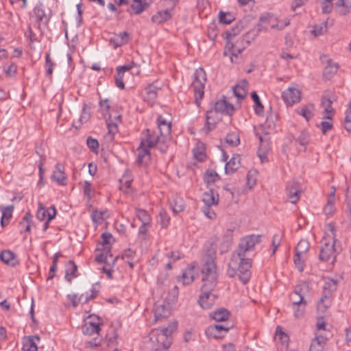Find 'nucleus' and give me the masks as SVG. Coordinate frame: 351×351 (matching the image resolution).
<instances>
[{
	"label": "nucleus",
	"instance_id": "nucleus-1",
	"mask_svg": "<svg viewBox=\"0 0 351 351\" xmlns=\"http://www.w3.org/2000/svg\"><path fill=\"white\" fill-rule=\"evenodd\" d=\"M261 235L252 234L241 240L228 264L227 272L230 277L238 275L243 284L249 281L252 267V259L249 257V253L254 250L256 244L261 242Z\"/></svg>",
	"mask_w": 351,
	"mask_h": 351
},
{
	"label": "nucleus",
	"instance_id": "nucleus-2",
	"mask_svg": "<svg viewBox=\"0 0 351 351\" xmlns=\"http://www.w3.org/2000/svg\"><path fill=\"white\" fill-rule=\"evenodd\" d=\"M335 226L333 223H330L326 225L324 236L322 240V246L319 258L322 261H329L330 259L332 262L336 258V255L341 251L339 243L335 238Z\"/></svg>",
	"mask_w": 351,
	"mask_h": 351
},
{
	"label": "nucleus",
	"instance_id": "nucleus-3",
	"mask_svg": "<svg viewBox=\"0 0 351 351\" xmlns=\"http://www.w3.org/2000/svg\"><path fill=\"white\" fill-rule=\"evenodd\" d=\"M310 288L306 282H302L297 285L294 291L290 294L289 299L295 318L304 316L307 300L305 297L309 293Z\"/></svg>",
	"mask_w": 351,
	"mask_h": 351
},
{
	"label": "nucleus",
	"instance_id": "nucleus-4",
	"mask_svg": "<svg viewBox=\"0 0 351 351\" xmlns=\"http://www.w3.org/2000/svg\"><path fill=\"white\" fill-rule=\"evenodd\" d=\"M202 271L203 284L207 283L210 289H214L217 285V273L215 263L212 258H206L202 266Z\"/></svg>",
	"mask_w": 351,
	"mask_h": 351
},
{
	"label": "nucleus",
	"instance_id": "nucleus-5",
	"mask_svg": "<svg viewBox=\"0 0 351 351\" xmlns=\"http://www.w3.org/2000/svg\"><path fill=\"white\" fill-rule=\"evenodd\" d=\"M162 141V135L156 130H151L147 129L145 133V137L141 141H145L147 147H156L161 152H165L168 148V141L163 138Z\"/></svg>",
	"mask_w": 351,
	"mask_h": 351
},
{
	"label": "nucleus",
	"instance_id": "nucleus-6",
	"mask_svg": "<svg viewBox=\"0 0 351 351\" xmlns=\"http://www.w3.org/2000/svg\"><path fill=\"white\" fill-rule=\"evenodd\" d=\"M206 81V73L202 68L197 69L194 73V80L192 86L194 90L195 103L199 106L200 101L204 94V83Z\"/></svg>",
	"mask_w": 351,
	"mask_h": 351
},
{
	"label": "nucleus",
	"instance_id": "nucleus-7",
	"mask_svg": "<svg viewBox=\"0 0 351 351\" xmlns=\"http://www.w3.org/2000/svg\"><path fill=\"white\" fill-rule=\"evenodd\" d=\"M176 330V326L175 324L170 325L167 328L156 329L153 330L151 334V339H152L154 337H156V341L160 344L163 348L167 350L171 343L169 337Z\"/></svg>",
	"mask_w": 351,
	"mask_h": 351
},
{
	"label": "nucleus",
	"instance_id": "nucleus-8",
	"mask_svg": "<svg viewBox=\"0 0 351 351\" xmlns=\"http://www.w3.org/2000/svg\"><path fill=\"white\" fill-rule=\"evenodd\" d=\"M243 38L237 40L234 43L228 40L226 49L231 55L230 60L232 63L237 62L238 56L247 47Z\"/></svg>",
	"mask_w": 351,
	"mask_h": 351
},
{
	"label": "nucleus",
	"instance_id": "nucleus-9",
	"mask_svg": "<svg viewBox=\"0 0 351 351\" xmlns=\"http://www.w3.org/2000/svg\"><path fill=\"white\" fill-rule=\"evenodd\" d=\"M213 289H210L207 283L203 284L198 300V303L203 308L208 309L214 304L216 297L212 293Z\"/></svg>",
	"mask_w": 351,
	"mask_h": 351
},
{
	"label": "nucleus",
	"instance_id": "nucleus-10",
	"mask_svg": "<svg viewBox=\"0 0 351 351\" xmlns=\"http://www.w3.org/2000/svg\"><path fill=\"white\" fill-rule=\"evenodd\" d=\"M149 147L145 145V141H141L137 149L136 163L138 165H146L151 159Z\"/></svg>",
	"mask_w": 351,
	"mask_h": 351
},
{
	"label": "nucleus",
	"instance_id": "nucleus-11",
	"mask_svg": "<svg viewBox=\"0 0 351 351\" xmlns=\"http://www.w3.org/2000/svg\"><path fill=\"white\" fill-rule=\"evenodd\" d=\"M221 119L219 117V114L210 109L207 111L206 113V121L204 127L202 129V131L205 134H208L215 128L217 123Z\"/></svg>",
	"mask_w": 351,
	"mask_h": 351
},
{
	"label": "nucleus",
	"instance_id": "nucleus-12",
	"mask_svg": "<svg viewBox=\"0 0 351 351\" xmlns=\"http://www.w3.org/2000/svg\"><path fill=\"white\" fill-rule=\"evenodd\" d=\"M282 97L287 106H293L300 101V92L295 88H288L282 92Z\"/></svg>",
	"mask_w": 351,
	"mask_h": 351
},
{
	"label": "nucleus",
	"instance_id": "nucleus-13",
	"mask_svg": "<svg viewBox=\"0 0 351 351\" xmlns=\"http://www.w3.org/2000/svg\"><path fill=\"white\" fill-rule=\"evenodd\" d=\"M212 109L216 111L218 114L221 113L227 115H232L234 111V106L227 102L224 96L221 99L218 100L215 103L214 107Z\"/></svg>",
	"mask_w": 351,
	"mask_h": 351
},
{
	"label": "nucleus",
	"instance_id": "nucleus-14",
	"mask_svg": "<svg viewBox=\"0 0 351 351\" xmlns=\"http://www.w3.org/2000/svg\"><path fill=\"white\" fill-rule=\"evenodd\" d=\"M231 328L230 326L224 324H215L209 326L206 333L209 337H213L215 339L222 337L225 333H226Z\"/></svg>",
	"mask_w": 351,
	"mask_h": 351
},
{
	"label": "nucleus",
	"instance_id": "nucleus-15",
	"mask_svg": "<svg viewBox=\"0 0 351 351\" xmlns=\"http://www.w3.org/2000/svg\"><path fill=\"white\" fill-rule=\"evenodd\" d=\"M158 128L156 130L162 135V140L165 138L168 141L170 139L171 125L167 122L162 116H159L157 119Z\"/></svg>",
	"mask_w": 351,
	"mask_h": 351
},
{
	"label": "nucleus",
	"instance_id": "nucleus-16",
	"mask_svg": "<svg viewBox=\"0 0 351 351\" xmlns=\"http://www.w3.org/2000/svg\"><path fill=\"white\" fill-rule=\"evenodd\" d=\"M287 196L291 203L295 204L300 199L302 192L298 182H293L287 185Z\"/></svg>",
	"mask_w": 351,
	"mask_h": 351
},
{
	"label": "nucleus",
	"instance_id": "nucleus-17",
	"mask_svg": "<svg viewBox=\"0 0 351 351\" xmlns=\"http://www.w3.org/2000/svg\"><path fill=\"white\" fill-rule=\"evenodd\" d=\"M40 340L38 335L25 336L23 338V351H37V342Z\"/></svg>",
	"mask_w": 351,
	"mask_h": 351
},
{
	"label": "nucleus",
	"instance_id": "nucleus-18",
	"mask_svg": "<svg viewBox=\"0 0 351 351\" xmlns=\"http://www.w3.org/2000/svg\"><path fill=\"white\" fill-rule=\"evenodd\" d=\"M195 280V267L189 265L184 270H183L181 276H178V280L183 285H189Z\"/></svg>",
	"mask_w": 351,
	"mask_h": 351
},
{
	"label": "nucleus",
	"instance_id": "nucleus-19",
	"mask_svg": "<svg viewBox=\"0 0 351 351\" xmlns=\"http://www.w3.org/2000/svg\"><path fill=\"white\" fill-rule=\"evenodd\" d=\"M56 215V209L54 206H51L48 209H45L43 207L40 206L37 210L36 217L40 221L48 219V221H51L53 219L55 218Z\"/></svg>",
	"mask_w": 351,
	"mask_h": 351
},
{
	"label": "nucleus",
	"instance_id": "nucleus-20",
	"mask_svg": "<svg viewBox=\"0 0 351 351\" xmlns=\"http://www.w3.org/2000/svg\"><path fill=\"white\" fill-rule=\"evenodd\" d=\"M335 100V97H330L328 94H325L322 99V106L324 108V112L327 114L325 117L327 119H332V117L335 112L332 107V104Z\"/></svg>",
	"mask_w": 351,
	"mask_h": 351
},
{
	"label": "nucleus",
	"instance_id": "nucleus-21",
	"mask_svg": "<svg viewBox=\"0 0 351 351\" xmlns=\"http://www.w3.org/2000/svg\"><path fill=\"white\" fill-rule=\"evenodd\" d=\"M326 341V337L316 333L315 337L311 341L308 351H323Z\"/></svg>",
	"mask_w": 351,
	"mask_h": 351
},
{
	"label": "nucleus",
	"instance_id": "nucleus-22",
	"mask_svg": "<svg viewBox=\"0 0 351 351\" xmlns=\"http://www.w3.org/2000/svg\"><path fill=\"white\" fill-rule=\"evenodd\" d=\"M51 179L60 185L64 186L66 184V176L64 171V167L61 164H56V170L51 175Z\"/></svg>",
	"mask_w": 351,
	"mask_h": 351
},
{
	"label": "nucleus",
	"instance_id": "nucleus-23",
	"mask_svg": "<svg viewBox=\"0 0 351 351\" xmlns=\"http://www.w3.org/2000/svg\"><path fill=\"white\" fill-rule=\"evenodd\" d=\"M202 201L204 206H217L219 204V198L218 193H215L213 189L204 193Z\"/></svg>",
	"mask_w": 351,
	"mask_h": 351
},
{
	"label": "nucleus",
	"instance_id": "nucleus-24",
	"mask_svg": "<svg viewBox=\"0 0 351 351\" xmlns=\"http://www.w3.org/2000/svg\"><path fill=\"white\" fill-rule=\"evenodd\" d=\"M14 206L10 205L7 206H0V210L1 211L2 216L1 218V225L2 227H5L10 223V220L12 217V212L14 210Z\"/></svg>",
	"mask_w": 351,
	"mask_h": 351
},
{
	"label": "nucleus",
	"instance_id": "nucleus-25",
	"mask_svg": "<svg viewBox=\"0 0 351 351\" xmlns=\"http://www.w3.org/2000/svg\"><path fill=\"white\" fill-rule=\"evenodd\" d=\"M158 89L153 86L149 85L145 88L143 95V99L148 104H152L157 97V92Z\"/></svg>",
	"mask_w": 351,
	"mask_h": 351
},
{
	"label": "nucleus",
	"instance_id": "nucleus-26",
	"mask_svg": "<svg viewBox=\"0 0 351 351\" xmlns=\"http://www.w3.org/2000/svg\"><path fill=\"white\" fill-rule=\"evenodd\" d=\"M259 141L261 144L257 152V155L261 159V162H264L267 161V154L269 150V147L267 142L264 141L261 136H259Z\"/></svg>",
	"mask_w": 351,
	"mask_h": 351
},
{
	"label": "nucleus",
	"instance_id": "nucleus-27",
	"mask_svg": "<svg viewBox=\"0 0 351 351\" xmlns=\"http://www.w3.org/2000/svg\"><path fill=\"white\" fill-rule=\"evenodd\" d=\"M0 259L7 265L14 266L17 263L16 255L10 250H3L0 253Z\"/></svg>",
	"mask_w": 351,
	"mask_h": 351
},
{
	"label": "nucleus",
	"instance_id": "nucleus-28",
	"mask_svg": "<svg viewBox=\"0 0 351 351\" xmlns=\"http://www.w3.org/2000/svg\"><path fill=\"white\" fill-rule=\"evenodd\" d=\"M129 35L127 32H122L118 34H115L110 39V43L113 44L114 48L121 47L128 43Z\"/></svg>",
	"mask_w": 351,
	"mask_h": 351
},
{
	"label": "nucleus",
	"instance_id": "nucleus-29",
	"mask_svg": "<svg viewBox=\"0 0 351 351\" xmlns=\"http://www.w3.org/2000/svg\"><path fill=\"white\" fill-rule=\"evenodd\" d=\"M100 330L99 324L87 321L82 326V332L86 335L97 334Z\"/></svg>",
	"mask_w": 351,
	"mask_h": 351
},
{
	"label": "nucleus",
	"instance_id": "nucleus-30",
	"mask_svg": "<svg viewBox=\"0 0 351 351\" xmlns=\"http://www.w3.org/2000/svg\"><path fill=\"white\" fill-rule=\"evenodd\" d=\"M77 266L75 263L73 261H69L66 265L65 268V279L69 282H71L72 279L73 278L77 277Z\"/></svg>",
	"mask_w": 351,
	"mask_h": 351
},
{
	"label": "nucleus",
	"instance_id": "nucleus-31",
	"mask_svg": "<svg viewBox=\"0 0 351 351\" xmlns=\"http://www.w3.org/2000/svg\"><path fill=\"white\" fill-rule=\"evenodd\" d=\"M240 167V156L234 155L232 158L226 164L225 171L226 173H232Z\"/></svg>",
	"mask_w": 351,
	"mask_h": 351
},
{
	"label": "nucleus",
	"instance_id": "nucleus-32",
	"mask_svg": "<svg viewBox=\"0 0 351 351\" xmlns=\"http://www.w3.org/2000/svg\"><path fill=\"white\" fill-rule=\"evenodd\" d=\"M171 18L169 10L159 11L152 17V21L156 23H162L169 21Z\"/></svg>",
	"mask_w": 351,
	"mask_h": 351
},
{
	"label": "nucleus",
	"instance_id": "nucleus-33",
	"mask_svg": "<svg viewBox=\"0 0 351 351\" xmlns=\"http://www.w3.org/2000/svg\"><path fill=\"white\" fill-rule=\"evenodd\" d=\"M154 312L156 319H158L161 317H166L169 314L168 308L164 304L161 303L155 304Z\"/></svg>",
	"mask_w": 351,
	"mask_h": 351
},
{
	"label": "nucleus",
	"instance_id": "nucleus-34",
	"mask_svg": "<svg viewBox=\"0 0 351 351\" xmlns=\"http://www.w3.org/2000/svg\"><path fill=\"white\" fill-rule=\"evenodd\" d=\"M314 105L309 104L300 109H298L297 112L298 114L304 117L306 121H309L314 115Z\"/></svg>",
	"mask_w": 351,
	"mask_h": 351
},
{
	"label": "nucleus",
	"instance_id": "nucleus-35",
	"mask_svg": "<svg viewBox=\"0 0 351 351\" xmlns=\"http://www.w3.org/2000/svg\"><path fill=\"white\" fill-rule=\"evenodd\" d=\"M211 317L217 322H224L228 319L230 317V313L225 308H220L214 311L211 314Z\"/></svg>",
	"mask_w": 351,
	"mask_h": 351
},
{
	"label": "nucleus",
	"instance_id": "nucleus-36",
	"mask_svg": "<svg viewBox=\"0 0 351 351\" xmlns=\"http://www.w3.org/2000/svg\"><path fill=\"white\" fill-rule=\"evenodd\" d=\"M32 219V215L29 212L25 214L19 224L21 231L24 230L25 232H30Z\"/></svg>",
	"mask_w": 351,
	"mask_h": 351
},
{
	"label": "nucleus",
	"instance_id": "nucleus-37",
	"mask_svg": "<svg viewBox=\"0 0 351 351\" xmlns=\"http://www.w3.org/2000/svg\"><path fill=\"white\" fill-rule=\"evenodd\" d=\"M261 25L258 24L257 28H254L253 29L250 30L246 32L243 36V39L245 43L249 45L252 40L255 39V38L258 35L259 32L261 30Z\"/></svg>",
	"mask_w": 351,
	"mask_h": 351
},
{
	"label": "nucleus",
	"instance_id": "nucleus-38",
	"mask_svg": "<svg viewBox=\"0 0 351 351\" xmlns=\"http://www.w3.org/2000/svg\"><path fill=\"white\" fill-rule=\"evenodd\" d=\"M252 99L254 102V109L255 113L258 116H262L264 112V106L261 104L258 95L256 92H252L251 94Z\"/></svg>",
	"mask_w": 351,
	"mask_h": 351
},
{
	"label": "nucleus",
	"instance_id": "nucleus-39",
	"mask_svg": "<svg viewBox=\"0 0 351 351\" xmlns=\"http://www.w3.org/2000/svg\"><path fill=\"white\" fill-rule=\"evenodd\" d=\"M338 69L339 65L333 62L331 60H329L326 66L324 68V75L326 77H331L337 72Z\"/></svg>",
	"mask_w": 351,
	"mask_h": 351
},
{
	"label": "nucleus",
	"instance_id": "nucleus-40",
	"mask_svg": "<svg viewBox=\"0 0 351 351\" xmlns=\"http://www.w3.org/2000/svg\"><path fill=\"white\" fill-rule=\"evenodd\" d=\"M148 7L147 2L142 0H134L131 4V8L134 10L135 14H140Z\"/></svg>",
	"mask_w": 351,
	"mask_h": 351
},
{
	"label": "nucleus",
	"instance_id": "nucleus-41",
	"mask_svg": "<svg viewBox=\"0 0 351 351\" xmlns=\"http://www.w3.org/2000/svg\"><path fill=\"white\" fill-rule=\"evenodd\" d=\"M220 179L218 173L213 170H207L204 176V181L208 186Z\"/></svg>",
	"mask_w": 351,
	"mask_h": 351
},
{
	"label": "nucleus",
	"instance_id": "nucleus-42",
	"mask_svg": "<svg viewBox=\"0 0 351 351\" xmlns=\"http://www.w3.org/2000/svg\"><path fill=\"white\" fill-rule=\"evenodd\" d=\"M136 215L142 223L145 225L150 223L151 217L145 210L140 208L136 209Z\"/></svg>",
	"mask_w": 351,
	"mask_h": 351
},
{
	"label": "nucleus",
	"instance_id": "nucleus-43",
	"mask_svg": "<svg viewBox=\"0 0 351 351\" xmlns=\"http://www.w3.org/2000/svg\"><path fill=\"white\" fill-rule=\"evenodd\" d=\"M277 119V117L274 113H270L267 116L266 120L264 123V127L265 129H267V132L269 133L271 130H274L276 126V121Z\"/></svg>",
	"mask_w": 351,
	"mask_h": 351
},
{
	"label": "nucleus",
	"instance_id": "nucleus-44",
	"mask_svg": "<svg viewBox=\"0 0 351 351\" xmlns=\"http://www.w3.org/2000/svg\"><path fill=\"white\" fill-rule=\"evenodd\" d=\"M226 143L232 146L236 147L240 143L239 135L237 132H230L226 137Z\"/></svg>",
	"mask_w": 351,
	"mask_h": 351
},
{
	"label": "nucleus",
	"instance_id": "nucleus-45",
	"mask_svg": "<svg viewBox=\"0 0 351 351\" xmlns=\"http://www.w3.org/2000/svg\"><path fill=\"white\" fill-rule=\"evenodd\" d=\"M171 207L175 213H178L184 209L183 200L180 197H176L171 203Z\"/></svg>",
	"mask_w": 351,
	"mask_h": 351
},
{
	"label": "nucleus",
	"instance_id": "nucleus-46",
	"mask_svg": "<svg viewBox=\"0 0 351 351\" xmlns=\"http://www.w3.org/2000/svg\"><path fill=\"white\" fill-rule=\"evenodd\" d=\"M107 217L108 216H107L106 210L101 211V210H95L92 213V215H91V219H92L93 221L97 224L101 223L103 219Z\"/></svg>",
	"mask_w": 351,
	"mask_h": 351
},
{
	"label": "nucleus",
	"instance_id": "nucleus-47",
	"mask_svg": "<svg viewBox=\"0 0 351 351\" xmlns=\"http://www.w3.org/2000/svg\"><path fill=\"white\" fill-rule=\"evenodd\" d=\"M304 254H298L295 252V256L293 257V262L295 267L300 271H302L304 270V267L305 266V259Z\"/></svg>",
	"mask_w": 351,
	"mask_h": 351
},
{
	"label": "nucleus",
	"instance_id": "nucleus-48",
	"mask_svg": "<svg viewBox=\"0 0 351 351\" xmlns=\"http://www.w3.org/2000/svg\"><path fill=\"white\" fill-rule=\"evenodd\" d=\"M309 243L306 239H301L295 250V252L298 254H306L309 250Z\"/></svg>",
	"mask_w": 351,
	"mask_h": 351
},
{
	"label": "nucleus",
	"instance_id": "nucleus-49",
	"mask_svg": "<svg viewBox=\"0 0 351 351\" xmlns=\"http://www.w3.org/2000/svg\"><path fill=\"white\" fill-rule=\"evenodd\" d=\"M328 287L330 289V290L328 292H326L324 295H322V297L320 299L321 302H324L325 299L329 298L331 293L330 291H333L335 289L336 284L335 282L333 280H330L329 282H326L324 286V289H327Z\"/></svg>",
	"mask_w": 351,
	"mask_h": 351
},
{
	"label": "nucleus",
	"instance_id": "nucleus-50",
	"mask_svg": "<svg viewBox=\"0 0 351 351\" xmlns=\"http://www.w3.org/2000/svg\"><path fill=\"white\" fill-rule=\"evenodd\" d=\"M310 139L309 133L306 130L301 132L300 136L297 138L296 141L304 148L308 145Z\"/></svg>",
	"mask_w": 351,
	"mask_h": 351
},
{
	"label": "nucleus",
	"instance_id": "nucleus-51",
	"mask_svg": "<svg viewBox=\"0 0 351 351\" xmlns=\"http://www.w3.org/2000/svg\"><path fill=\"white\" fill-rule=\"evenodd\" d=\"M234 16L230 12L220 11L219 15V22L223 24H230L234 21Z\"/></svg>",
	"mask_w": 351,
	"mask_h": 351
},
{
	"label": "nucleus",
	"instance_id": "nucleus-52",
	"mask_svg": "<svg viewBox=\"0 0 351 351\" xmlns=\"http://www.w3.org/2000/svg\"><path fill=\"white\" fill-rule=\"evenodd\" d=\"M47 70L46 75H51L53 73V66H55V63L53 62L50 57V53H47L45 55V64Z\"/></svg>",
	"mask_w": 351,
	"mask_h": 351
},
{
	"label": "nucleus",
	"instance_id": "nucleus-53",
	"mask_svg": "<svg viewBox=\"0 0 351 351\" xmlns=\"http://www.w3.org/2000/svg\"><path fill=\"white\" fill-rule=\"evenodd\" d=\"M232 90L234 96L237 97L238 99H243L245 97L247 91L244 86L237 85L233 88Z\"/></svg>",
	"mask_w": 351,
	"mask_h": 351
},
{
	"label": "nucleus",
	"instance_id": "nucleus-54",
	"mask_svg": "<svg viewBox=\"0 0 351 351\" xmlns=\"http://www.w3.org/2000/svg\"><path fill=\"white\" fill-rule=\"evenodd\" d=\"M86 145L93 152H98L99 143L97 139L90 136L88 137L86 139Z\"/></svg>",
	"mask_w": 351,
	"mask_h": 351
},
{
	"label": "nucleus",
	"instance_id": "nucleus-55",
	"mask_svg": "<svg viewBox=\"0 0 351 351\" xmlns=\"http://www.w3.org/2000/svg\"><path fill=\"white\" fill-rule=\"evenodd\" d=\"M348 106V109L346 112L344 127L348 132H351V102H349Z\"/></svg>",
	"mask_w": 351,
	"mask_h": 351
},
{
	"label": "nucleus",
	"instance_id": "nucleus-56",
	"mask_svg": "<svg viewBox=\"0 0 351 351\" xmlns=\"http://www.w3.org/2000/svg\"><path fill=\"white\" fill-rule=\"evenodd\" d=\"M99 287H100V286L97 283L93 285L90 289V293H87V296H86V298H85V302H88L89 300L96 298V296L97 295V294L99 293Z\"/></svg>",
	"mask_w": 351,
	"mask_h": 351
},
{
	"label": "nucleus",
	"instance_id": "nucleus-57",
	"mask_svg": "<svg viewBox=\"0 0 351 351\" xmlns=\"http://www.w3.org/2000/svg\"><path fill=\"white\" fill-rule=\"evenodd\" d=\"M102 343L106 344L108 347H112L117 343V336L114 333L107 335L104 340H102Z\"/></svg>",
	"mask_w": 351,
	"mask_h": 351
},
{
	"label": "nucleus",
	"instance_id": "nucleus-58",
	"mask_svg": "<svg viewBox=\"0 0 351 351\" xmlns=\"http://www.w3.org/2000/svg\"><path fill=\"white\" fill-rule=\"evenodd\" d=\"M276 336L280 339L283 344H288L289 342V336L282 331V328L280 326H277L276 330Z\"/></svg>",
	"mask_w": 351,
	"mask_h": 351
},
{
	"label": "nucleus",
	"instance_id": "nucleus-59",
	"mask_svg": "<svg viewBox=\"0 0 351 351\" xmlns=\"http://www.w3.org/2000/svg\"><path fill=\"white\" fill-rule=\"evenodd\" d=\"M332 123L330 121H323L319 125H317L318 128H320L323 134H326L328 131L332 128Z\"/></svg>",
	"mask_w": 351,
	"mask_h": 351
},
{
	"label": "nucleus",
	"instance_id": "nucleus-60",
	"mask_svg": "<svg viewBox=\"0 0 351 351\" xmlns=\"http://www.w3.org/2000/svg\"><path fill=\"white\" fill-rule=\"evenodd\" d=\"M34 12L38 21H43L45 19L47 21L45 10L42 6H36L34 8Z\"/></svg>",
	"mask_w": 351,
	"mask_h": 351
},
{
	"label": "nucleus",
	"instance_id": "nucleus-61",
	"mask_svg": "<svg viewBox=\"0 0 351 351\" xmlns=\"http://www.w3.org/2000/svg\"><path fill=\"white\" fill-rule=\"evenodd\" d=\"M321 5H322V12L324 14L330 13L333 8V3L330 2V1H328V0H322Z\"/></svg>",
	"mask_w": 351,
	"mask_h": 351
},
{
	"label": "nucleus",
	"instance_id": "nucleus-62",
	"mask_svg": "<svg viewBox=\"0 0 351 351\" xmlns=\"http://www.w3.org/2000/svg\"><path fill=\"white\" fill-rule=\"evenodd\" d=\"M179 295L178 287L175 285L173 288L168 293V300L171 302H174L177 300Z\"/></svg>",
	"mask_w": 351,
	"mask_h": 351
},
{
	"label": "nucleus",
	"instance_id": "nucleus-63",
	"mask_svg": "<svg viewBox=\"0 0 351 351\" xmlns=\"http://www.w3.org/2000/svg\"><path fill=\"white\" fill-rule=\"evenodd\" d=\"M106 125L108 130V134L114 135L117 133V123L112 121L110 119L106 121Z\"/></svg>",
	"mask_w": 351,
	"mask_h": 351
},
{
	"label": "nucleus",
	"instance_id": "nucleus-64",
	"mask_svg": "<svg viewBox=\"0 0 351 351\" xmlns=\"http://www.w3.org/2000/svg\"><path fill=\"white\" fill-rule=\"evenodd\" d=\"M218 35V31L215 25H211L208 29V36L214 41Z\"/></svg>",
	"mask_w": 351,
	"mask_h": 351
}]
</instances>
